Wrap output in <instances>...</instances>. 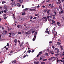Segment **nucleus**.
<instances>
[{
	"label": "nucleus",
	"mask_w": 64,
	"mask_h": 64,
	"mask_svg": "<svg viewBox=\"0 0 64 64\" xmlns=\"http://www.w3.org/2000/svg\"><path fill=\"white\" fill-rule=\"evenodd\" d=\"M35 40H36V39H35V38H33V41H35Z\"/></svg>",
	"instance_id": "42"
},
{
	"label": "nucleus",
	"mask_w": 64,
	"mask_h": 64,
	"mask_svg": "<svg viewBox=\"0 0 64 64\" xmlns=\"http://www.w3.org/2000/svg\"><path fill=\"white\" fill-rule=\"evenodd\" d=\"M26 57V55H25V56H24V57H23V58H25V57Z\"/></svg>",
	"instance_id": "45"
},
{
	"label": "nucleus",
	"mask_w": 64,
	"mask_h": 64,
	"mask_svg": "<svg viewBox=\"0 0 64 64\" xmlns=\"http://www.w3.org/2000/svg\"><path fill=\"white\" fill-rule=\"evenodd\" d=\"M62 19L63 20H64V17H63L62 18Z\"/></svg>",
	"instance_id": "64"
},
{
	"label": "nucleus",
	"mask_w": 64,
	"mask_h": 64,
	"mask_svg": "<svg viewBox=\"0 0 64 64\" xmlns=\"http://www.w3.org/2000/svg\"><path fill=\"white\" fill-rule=\"evenodd\" d=\"M31 52V50H28V52L30 54V52Z\"/></svg>",
	"instance_id": "27"
},
{
	"label": "nucleus",
	"mask_w": 64,
	"mask_h": 64,
	"mask_svg": "<svg viewBox=\"0 0 64 64\" xmlns=\"http://www.w3.org/2000/svg\"><path fill=\"white\" fill-rule=\"evenodd\" d=\"M57 63H58L59 62V60H58L57 61Z\"/></svg>",
	"instance_id": "62"
},
{
	"label": "nucleus",
	"mask_w": 64,
	"mask_h": 64,
	"mask_svg": "<svg viewBox=\"0 0 64 64\" xmlns=\"http://www.w3.org/2000/svg\"><path fill=\"white\" fill-rule=\"evenodd\" d=\"M15 6H16V4H12V7H15Z\"/></svg>",
	"instance_id": "18"
},
{
	"label": "nucleus",
	"mask_w": 64,
	"mask_h": 64,
	"mask_svg": "<svg viewBox=\"0 0 64 64\" xmlns=\"http://www.w3.org/2000/svg\"><path fill=\"white\" fill-rule=\"evenodd\" d=\"M39 7H40V6H37L36 8H39Z\"/></svg>",
	"instance_id": "52"
},
{
	"label": "nucleus",
	"mask_w": 64,
	"mask_h": 64,
	"mask_svg": "<svg viewBox=\"0 0 64 64\" xmlns=\"http://www.w3.org/2000/svg\"><path fill=\"white\" fill-rule=\"evenodd\" d=\"M4 62H3V61H1V62H0V63H3Z\"/></svg>",
	"instance_id": "48"
},
{
	"label": "nucleus",
	"mask_w": 64,
	"mask_h": 64,
	"mask_svg": "<svg viewBox=\"0 0 64 64\" xmlns=\"http://www.w3.org/2000/svg\"><path fill=\"white\" fill-rule=\"evenodd\" d=\"M36 11V9H32V11Z\"/></svg>",
	"instance_id": "23"
},
{
	"label": "nucleus",
	"mask_w": 64,
	"mask_h": 64,
	"mask_svg": "<svg viewBox=\"0 0 64 64\" xmlns=\"http://www.w3.org/2000/svg\"><path fill=\"white\" fill-rule=\"evenodd\" d=\"M54 6H52V8H54Z\"/></svg>",
	"instance_id": "57"
},
{
	"label": "nucleus",
	"mask_w": 64,
	"mask_h": 64,
	"mask_svg": "<svg viewBox=\"0 0 64 64\" xmlns=\"http://www.w3.org/2000/svg\"><path fill=\"white\" fill-rule=\"evenodd\" d=\"M14 53V54H15V53L14 52H13V51H12L10 52V54H8V55H10V56H11L13 54H12V53Z\"/></svg>",
	"instance_id": "1"
},
{
	"label": "nucleus",
	"mask_w": 64,
	"mask_h": 64,
	"mask_svg": "<svg viewBox=\"0 0 64 64\" xmlns=\"http://www.w3.org/2000/svg\"><path fill=\"white\" fill-rule=\"evenodd\" d=\"M34 38H36L37 37V36H36L34 35Z\"/></svg>",
	"instance_id": "39"
},
{
	"label": "nucleus",
	"mask_w": 64,
	"mask_h": 64,
	"mask_svg": "<svg viewBox=\"0 0 64 64\" xmlns=\"http://www.w3.org/2000/svg\"><path fill=\"white\" fill-rule=\"evenodd\" d=\"M60 55V54H56L55 55V56H59Z\"/></svg>",
	"instance_id": "11"
},
{
	"label": "nucleus",
	"mask_w": 64,
	"mask_h": 64,
	"mask_svg": "<svg viewBox=\"0 0 64 64\" xmlns=\"http://www.w3.org/2000/svg\"><path fill=\"white\" fill-rule=\"evenodd\" d=\"M39 56V54H38L37 56V57H38Z\"/></svg>",
	"instance_id": "56"
},
{
	"label": "nucleus",
	"mask_w": 64,
	"mask_h": 64,
	"mask_svg": "<svg viewBox=\"0 0 64 64\" xmlns=\"http://www.w3.org/2000/svg\"><path fill=\"white\" fill-rule=\"evenodd\" d=\"M28 9H29V8H26L24 10V11L25 12V11H27V10H28Z\"/></svg>",
	"instance_id": "8"
},
{
	"label": "nucleus",
	"mask_w": 64,
	"mask_h": 64,
	"mask_svg": "<svg viewBox=\"0 0 64 64\" xmlns=\"http://www.w3.org/2000/svg\"><path fill=\"white\" fill-rule=\"evenodd\" d=\"M57 25L56 26V27L58 25V26H60V25H61V24H60V22H58L57 23Z\"/></svg>",
	"instance_id": "3"
},
{
	"label": "nucleus",
	"mask_w": 64,
	"mask_h": 64,
	"mask_svg": "<svg viewBox=\"0 0 64 64\" xmlns=\"http://www.w3.org/2000/svg\"><path fill=\"white\" fill-rule=\"evenodd\" d=\"M36 18H37V17H34V18H33V20H34L35 19H36Z\"/></svg>",
	"instance_id": "33"
},
{
	"label": "nucleus",
	"mask_w": 64,
	"mask_h": 64,
	"mask_svg": "<svg viewBox=\"0 0 64 64\" xmlns=\"http://www.w3.org/2000/svg\"><path fill=\"white\" fill-rule=\"evenodd\" d=\"M37 30H36L35 33V34L34 35H35V36H36L37 35Z\"/></svg>",
	"instance_id": "15"
},
{
	"label": "nucleus",
	"mask_w": 64,
	"mask_h": 64,
	"mask_svg": "<svg viewBox=\"0 0 64 64\" xmlns=\"http://www.w3.org/2000/svg\"><path fill=\"white\" fill-rule=\"evenodd\" d=\"M47 59H46L45 60H44L43 61H47Z\"/></svg>",
	"instance_id": "37"
},
{
	"label": "nucleus",
	"mask_w": 64,
	"mask_h": 64,
	"mask_svg": "<svg viewBox=\"0 0 64 64\" xmlns=\"http://www.w3.org/2000/svg\"><path fill=\"white\" fill-rule=\"evenodd\" d=\"M36 32V31H35V30H34V31H32V34H33V33H34V32Z\"/></svg>",
	"instance_id": "32"
},
{
	"label": "nucleus",
	"mask_w": 64,
	"mask_h": 64,
	"mask_svg": "<svg viewBox=\"0 0 64 64\" xmlns=\"http://www.w3.org/2000/svg\"><path fill=\"white\" fill-rule=\"evenodd\" d=\"M52 48H53V49H55V47H54V46H52Z\"/></svg>",
	"instance_id": "50"
},
{
	"label": "nucleus",
	"mask_w": 64,
	"mask_h": 64,
	"mask_svg": "<svg viewBox=\"0 0 64 64\" xmlns=\"http://www.w3.org/2000/svg\"><path fill=\"white\" fill-rule=\"evenodd\" d=\"M59 9H61V6H60L59 7Z\"/></svg>",
	"instance_id": "58"
},
{
	"label": "nucleus",
	"mask_w": 64,
	"mask_h": 64,
	"mask_svg": "<svg viewBox=\"0 0 64 64\" xmlns=\"http://www.w3.org/2000/svg\"><path fill=\"white\" fill-rule=\"evenodd\" d=\"M41 64H45V62H42L41 63Z\"/></svg>",
	"instance_id": "31"
},
{
	"label": "nucleus",
	"mask_w": 64,
	"mask_h": 64,
	"mask_svg": "<svg viewBox=\"0 0 64 64\" xmlns=\"http://www.w3.org/2000/svg\"><path fill=\"white\" fill-rule=\"evenodd\" d=\"M46 33H48V31H45Z\"/></svg>",
	"instance_id": "44"
},
{
	"label": "nucleus",
	"mask_w": 64,
	"mask_h": 64,
	"mask_svg": "<svg viewBox=\"0 0 64 64\" xmlns=\"http://www.w3.org/2000/svg\"><path fill=\"white\" fill-rule=\"evenodd\" d=\"M15 35V34H12V36H14Z\"/></svg>",
	"instance_id": "40"
},
{
	"label": "nucleus",
	"mask_w": 64,
	"mask_h": 64,
	"mask_svg": "<svg viewBox=\"0 0 64 64\" xmlns=\"http://www.w3.org/2000/svg\"><path fill=\"white\" fill-rule=\"evenodd\" d=\"M64 11L63 10H62L61 12V13L62 14H63V13H64Z\"/></svg>",
	"instance_id": "25"
},
{
	"label": "nucleus",
	"mask_w": 64,
	"mask_h": 64,
	"mask_svg": "<svg viewBox=\"0 0 64 64\" xmlns=\"http://www.w3.org/2000/svg\"><path fill=\"white\" fill-rule=\"evenodd\" d=\"M55 50L57 51V53H59V50L58 49L56 48L55 49Z\"/></svg>",
	"instance_id": "2"
},
{
	"label": "nucleus",
	"mask_w": 64,
	"mask_h": 64,
	"mask_svg": "<svg viewBox=\"0 0 64 64\" xmlns=\"http://www.w3.org/2000/svg\"><path fill=\"white\" fill-rule=\"evenodd\" d=\"M26 14V13L25 12H24V13H23L22 14V15H25Z\"/></svg>",
	"instance_id": "28"
},
{
	"label": "nucleus",
	"mask_w": 64,
	"mask_h": 64,
	"mask_svg": "<svg viewBox=\"0 0 64 64\" xmlns=\"http://www.w3.org/2000/svg\"><path fill=\"white\" fill-rule=\"evenodd\" d=\"M49 1H50V0H47L46 1V3H48V2H49Z\"/></svg>",
	"instance_id": "24"
},
{
	"label": "nucleus",
	"mask_w": 64,
	"mask_h": 64,
	"mask_svg": "<svg viewBox=\"0 0 64 64\" xmlns=\"http://www.w3.org/2000/svg\"><path fill=\"white\" fill-rule=\"evenodd\" d=\"M18 2H19V3H23V0H18Z\"/></svg>",
	"instance_id": "4"
},
{
	"label": "nucleus",
	"mask_w": 64,
	"mask_h": 64,
	"mask_svg": "<svg viewBox=\"0 0 64 64\" xmlns=\"http://www.w3.org/2000/svg\"><path fill=\"white\" fill-rule=\"evenodd\" d=\"M44 19L45 20V21H47V17H43Z\"/></svg>",
	"instance_id": "6"
},
{
	"label": "nucleus",
	"mask_w": 64,
	"mask_h": 64,
	"mask_svg": "<svg viewBox=\"0 0 64 64\" xmlns=\"http://www.w3.org/2000/svg\"><path fill=\"white\" fill-rule=\"evenodd\" d=\"M26 34H29V32H26Z\"/></svg>",
	"instance_id": "35"
},
{
	"label": "nucleus",
	"mask_w": 64,
	"mask_h": 64,
	"mask_svg": "<svg viewBox=\"0 0 64 64\" xmlns=\"http://www.w3.org/2000/svg\"><path fill=\"white\" fill-rule=\"evenodd\" d=\"M4 13H6L7 12V10H4Z\"/></svg>",
	"instance_id": "47"
},
{
	"label": "nucleus",
	"mask_w": 64,
	"mask_h": 64,
	"mask_svg": "<svg viewBox=\"0 0 64 64\" xmlns=\"http://www.w3.org/2000/svg\"><path fill=\"white\" fill-rule=\"evenodd\" d=\"M55 23V22H52V24H54V23Z\"/></svg>",
	"instance_id": "55"
},
{
	"label": "nucleus",
	"mask_w": 64,
	"mask_h": 64,
	"mask_svg": "<svg viewBox=\"0 0 64 64\" xmlns=\"http://www.w3.org/2000/svg\"><path fill=\"white\" fill-rule=\"evenodd\" d=\"M49 43H50V44H52V42H50Z\"/></svg>",
	"instance_id": "63"
},
{
	"label": "nucleus",
	"mask_w": 64,
	"mask_h": 64,
	"mask_svg": "<svg viewBox=\"0 0 64 64\" xmlns=\"http://www.w3.org/2000/svg\"><path fill=\"white\" fill-rule=\"evenodd\" d=\"M50 11H51V10H48L47 11V14H48V13H49V12H50Z\"/></svg>",
	"instance_id": "16"
},
{
	"label": "nucleus",
	"mask_w": 64,
	"mask_h": 64,
	"mask_svg": "<svg viewBox=\"0 0 64 64\" xmlns=\"http://www.w3.org/2000/svg\"><path fill=\"white\" fill-rule=\"evenodd\" d=\"M47 11H48V10L47 9L46 10H44V12H47Z\"/></svg>",
	"instance_id": "20"
},
{
	"label": "nucleus",
	"mask_w": 64,
	"mask_h": 64,
	"mask_svg": "<svg viewBox=\"0 0 64 64\" xmlns=\"http://www.w3.org/2000/svg\"><path fill=\"white\" fill-rule=\"evenodd\" d=\"M24 5H22V8H24Z\"/></svg>",
	"instance_id": "51"
},
{
	"label": "nucleus",
	"mask_w": 64,
	"mask_h": 64,
	"mask_svg": "<svg viewBox=\"0 0 64 64\" xmlns=\"http://www.w3.org/2000/svg\"><path fill=\"white\" fill-rule=\"evenodd\" d=\"M24 42H22L21 44L20 45V47H21V46H22L23 45V44H24Z\"/></svg>",
	"instance_id": "10"
},
{
	"label": "nucleus",
	"mask_w": 64,
	"mask_h": 64,
	"mask_svg": "<svg viewBox=\"0 0 64 64\" xmlns=\"http://www.w3.org/2000/svg\"><path fill=\"white\" fill-rule=\"evenodd\" d=\"M47 51H48V52H49V49H48L47 50Z\"/></svg>",
	"instance_id": "61"
},
{
	"label": "nucleus",
	"mask_w": 64,
	"mask_h": 64,
	"mask_svg": "<svg viewBox=\"0 0 64 64\" xmlns=\"http://www.w3.org/2000/svg\"><path fill=\"white\" fill-rule=\"evenodd\" d=\"M32 18H33V17L32 16L30 17V19L32 20Z\"/></svg>",
	"instance_id": "17"
},
{
	"label": "nucleus",
	"mask_w": 64,
	"mask_h": 64,
	"mask_svg": "<svg viewBox=\"0 0 64 64\" xmlns=\"http://www.w3.org/2000/svg\"><path fill=\"white\" fill-rule=\"evenodd\" d=\"M42 58H40V60H42Z\"/></svg>",
	"instance_id": "49"
},
{
	"label": "nucleus",
	"mask_w": 64,
	"mask_h": 64,
	"mask_svg": "<svg viewBox=\"0 0 64 64\" xmlns=\"http://www.w3.org/2000/svg\"><path fill=\"white\" fill-rule=\"evenodd\" d=\"M39 63V62H37L36 63V64H38V63Z\"/></svg>",
	"instance_id": "34"
},
{
	"label": "nucleus",
	"mask_w": 64,
	"mask_h": 64,
	"mask_svg": "<svg viewBox=\"0 0 64 64\" xmlns=\"http://www.w3.org/2000/svg\"><path fill=\"white\" fill-rule=\"evenodd\" d=\"M18 34H21V32H18Z\"/></svg>",
	"instance_id": "30"
},
{
	"label": "nucleus",
	"mask_w": 64,
	"mask_h": 64,
	"mask_svg": "<svg viewBox=\"0 0 64 64\" xmlns=\"http://www.w3.org/2000/svg\"><path fill=\"white\" fill-rule=\"evenodd\" d=\"M16 62H17L16 60L14 61V63H16Z\"/></svg>",
	"instance_id": "41"
},
{
	"label": "nucleus",
	"mask_w": 64,
	"mask_h": 64,
	"mask_svg": "<svg viewBox=\"0 0 64 64\" xmlns=\"http://www.w3.org/2000/svg\"><path fill=\"white\" fill-rule=\"evenodd\" d=\"M50 16H47V19H49V18H50Z\"/></svg>",
	"instance_id": "22"
},
{
	"label": "nucleus",
	"mask_w": 64,
	"mask_h": 64,
	"mask_svg": "<svg viewBox=\"0 0 64 64\" xmlns=\"http://www.w3.org/2000/svg\"><path fill=\"white\" fill-rule=\"evenodd\" d=\"M53 57H51L50 58L48 59V60H49L50 61V60H52V59H53Z\"/></svg>",
	"instance_id": "14"
},
{
	"label": "nucleus",
	"mask_w": 64,
	"mask_h": 64,
	"mask_svg": "<svg viewBox=\"0 0 64 64\" xmlns=\"http://www.w3.org/2000/svg\"><path fill=\"white\" fill-rule=\"evenodd\" d=\"M16 5L18 7H21V4L19 3L17 4Z\"/></svg>",
	"instance_id": "5"
},
{
	"label": "nucleus",
	"mask_w": 64,
	"mask_h": 64,
	"mask_svg": "<svg viewBox=\"0 0 64 64\" xmlns=\"http://www.w3.org/2000/svg\"><path fill=\"white\" fill-rule=\"evenodd\" d=\"M6 46H9V43H8L6 45Z\"/></svg>",
	"instance_id": "29"
},
{
	"label": "nucleus",
	"mask_w": 64,
	"mask_h": 64,
	"mask_svg": "<svg viewBox=\"0 0 64 64\" xmlns=\"http://www.w3.org/2000/svg\"><path fill=\"white\" fill-rule=\"evenodd\" d=\"M42 54V52H41L39 53L38 54H39V55H41Z\"/></svg>",
	"instance_id": "12"
},
{
	"label": "nucleus",
	"mask_w": 64,
	"mask_h": 64,
	"mask_svg": "<svg viewBox=\"0 0 64 64\" xmlns=\"http://www.w3.org/2000/svg\"><path fill=\"white\" fill-rule=\"evenodd\" d=\"M5 3V1H3L2 2V4H4V3Z\"/></svg>",
	"instance_id": "19"
},
{
	"label": "nucleus",
	"mask_w": 64,
	"mask_h": 64,
	"mask_svg": "<svg viewBox=\"0 0 64 64\" xmlns=\"http://www.w3.org/2000/svg\"><path fill=\"white\" fill-rule=\"evenodd\" d=\"M17 27H18V28H20V26H17Z\"/></svg>",
	"instance_id": "59"
},
{
	"label": "nucleus",
	"mask_w": 64,
	"mask_h": 64,
	"mask_svg": "<svg viewBox=\"0 0 64 64\" xmlns=\"http://www.w3.org/2000/svg\"><path fill=\"white\" fill-rule=\"evenodd\" d=\"M1 41H4V39H2L1 40Z\"/></svg>",
	"instance_id": "46"
},
{
	"label": "nucleus",
	"mask_w": 64,
	"mask_h": 64,
	"mask_svg": "<svg viewBox=\"0 0 64 64\" xmlns=\"http://www.w3.org/2000/svg\"><path fill=\"white\" fill-rule=\"evenodd\" d=\"M51 54H52V55H54V53H53L52 52H51Z\"/></svg>",
	"instance_id": "43"
},
{
	"label": "nucleus",
	"mask_w": 64,
	"mask_h": 64,
	"mask_svg": "<svg viewBox=\"0 0 64 64\" xmlns=\"http://www.w3.org/2000/svg\"><path fill=\"white\" fill-rule=\"evenodd\" d=\"M14 42L15 43H16L17 42V39H15V40H14Z\"/></svg>",
	"instance_id": "13"
},
{
	"label": "nucleus",
	"mask_w": 64,
	"mask_h": 64,
	"mask_svg": "<svg viewBox=\"0 0 64 64\" xmlns=\"http://www.w3.org/2000/svg\"><path fill=\"white\" fill-rule=\"evenodd\" d=\"M12 64H13V63H14V61H12Z\"/></svg>",
	"instance_id": "54"
},
{
	"label": "nucleus",
	"mask_w": 64,
	"mask_h": 64,
	"mask_svg": "<svg viewBox=\"0 0 64 64\" xmlns=\"http://www.w3.org/2000/svg\"><path fill=\"white\" fill-rule=\"evenodd\" d=\"M7 17H5V18H4V20H5V19H7Z\"/></svg>",
	"instance_id": "53"
},
{
	"label": "nucleus",
	"mask_w": 64,
	"mask_h": 64,
	"mask_svg": "<svg viewBox=\"0 0 64 64\" xmlns=\"http://www.w3.org/2000/svg\"><path fill=\"white\" fill-rule=\"evenodd\" d=\"M6 15V14H4V17H5Z\"/></svg>",
	"instance_id": "60"
},
{
	"label": "nucleus",
	"mask_w": 64,
	"mask_h": 64,
	"mask_svg": "<svg viewBox=\"0 0 64 64\" xmlns=\"http://www.w3.org/2000/svg\"><path fill=\"white\" fill-rule=\"evenodd\" d=\"M12 5H14L15 4V2H13L12 3Z\"/></svg>",
	"instance_id": "26"
},
{
	"label": "nucleus",
	"mask_w": 64,
	"mask_h": 64,
	"mask_svg": "<svg viewBox=\"0 0 64 64\" xmlns=\"http://www.w3.org/2000/svg\"><path fill=\"white\" fill-rule=\"evenodd\" d=\"M18 42L20 44V41L19 40H18Z\"/></svg>",
	"instance_id": "36"
},
{
	"label": "nucleus",
	"mask_w": 64,
	"mask_h": 64,
	"mask_svg": "<svg viewBox=\"0 0 64 64\" xmlns=\"http://www.w3.org/2000/svg\"><path fill=\"white\" fill-rule=\"evenodd\" d=\"M46 56H47L48 57L49 56V55H48V54L47 53H46Z\"/></svg>",
	"instance_id": "21"
},
{
	"label": "nucleus",
	"mask_w": 64,
	"mask_h": 64,
	"mask_svg": "<svg viewBox=\"0 0 64 64\" xmlns=\"http://www.w3.org/2000/svg\"><path fill=\"white\" fill-rule=\"evenodd\" d=\"M57 44L58 45H59V46H60L61 44L59 42H57Z\"/></svg>",
	"instance_id": "7"
},
{
	"label": "nucleus",
	"mask_w": 64,
	"mask_h": 64,
	"mask_svg": "<svg viewBox=\"0 0 64 64\" xmlns=\"http://www.w3.org/2000/svg\"><path fill=\"white\" fill-rule=\"evenodd\" d=\"M34 51H35V50H32V53H34Z\"/></svg>",
	"instance_id": "38"
},
{
	"label": "nucleus",
	"mask_w": 64,
	"mask_h": 64,
	"mask_svg": "<svg viewBox=\"0 0 64 64\" xmlns=\"http://www.w3.org/2000/svg\"><path fill=\"white\" fill-rule=\"evenodd\" d=\"M61 2H57V5H59V4H61Z\"/></svg>",
	"instance_id": "9"
}]
</instances>
